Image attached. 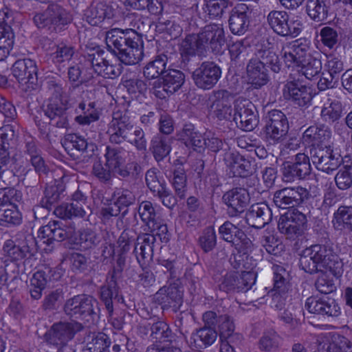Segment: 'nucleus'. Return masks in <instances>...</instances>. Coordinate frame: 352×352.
Returning <instances> with one entry per match:
<instances>
[{
	"mask_svg": "<svg viewBox=\"0 0 352 352\" xmlns=\"http://www.w3.org/2000/svg\"><path fill=\"white\" fill-rule=\"evenodd\" d=\"M110 340L104 333H99L83 348V352H110Z\"/></svg>",
	"mask_w": 352,
	"mask_h": 352,
	"instance_id": "nucleus-58",
	"label": "nucleus"
},
{
	"mask_svg": "<svg viewBox=\"0 0 352 352\" xmlns=\"http://www.w3.org/2000/svg\"><path fill=\"white\" fill-rule=\"evenodd\" d=\"M62 190L56 185L47 186L44 190V197L40 201V205L35 206L33 212L36 217V212L41 208L50 210L52 206L55 204L60 199Z\"/></svg>",
	"mask_w": 352,
	"mask_h": 352,
	"instance_id": "nucleus-41",
	"label": "nucleus"
},
{
	"mask_svg": "<svg viewBox=\"0 0 352 352\" xmlns=\"http://www.w3.org/2000/svg\"><path fill=\"white\" fill-rule=\"evenodd\" d=\"M310 157L305 153H299L294 155L293 163L284 164L283 175L284 181L293 182L295 179H302L311 173Z\"/></svg>",
	"mask_w": 352,
	"mask_h": 352,
	"instance_id": "nucleus-20",
	"label": "nucleus"
},
{
	"mask_svg": "<svg viewBox=\"0 0 352 352\" xmlns=\"http://www.w3.org/2000/svg\"><path fill=\"white\" fill-rule=\"evenodd\" d=\"M252 10L245 3L237 4L231 11L229 28L234 34L242 35L248 30Z\"/></svg>",
	"mask_w": 352,
	"mask_h": 352,
	"instance_id": "nucleus-28",
	"label": "nucleus"
},
{
	"mask_svg": "<svg viewBox=\"0 0 352 352\" xmlns=\"http://www.w3.org/2000/svg\"><path fill=\"white\" fill-rule=\"evenodd\" d=\"M72 203L63 204L57 206L54 211V214L63 219L72 218H84L89 212L90 208L87 204V197L78 189L73 195Z\"/></svg>",
	"mask_w": 352,
	"mask_h": 352,
	"instance_id": "nucleus-11",
	"label": "nucleus"
},
{
	"mask_svg": "<svg viewBox=\"0 0 352 352\" xmlns=\"http://www.w3.org/2000/svg\"><path fill=\"white\" fill-rule=\"evenodd\" d=\"M179 136L188 146L202 148L206 144L205 138L200 133L195 131V126L192 124H185Z\"/></svg>",
	"mask_w": 352,
	"mask_h": 352,
	"instance_id": "nucleus-42",
	"label": "nucleus"
},
{
	"mask_svg": "<svg viewBox=\"0 0 352 352\" xmlns=\"http://www.w3.org/2000/svg\"><path fill=\"white\" fill-rule=\"evenodd\" d=\"M19 135L16 126L6 124L0 128V149L10 150L15 144Z\"/></svg>",
	"mask_w": 352,
	"mask_h": 352,
	"instance_id": "nucleus-51",
	"label": "nucleus"
},
{
	"mask_svg": "<svg viewBox=\"0 0 352 352\" xmlns=\"http://www.w3.org/2000/svg\"><path fill=\"white\" fill-rule=\"evenodd\" d=\"M150 150L157 162L163 160L171 151V138L158 133L151 140Z\"/></svg>",
	"mask_w": 352,
	"mask_h": 352,
	"instance_id": "nucleus-38",
	"label": "nucleus"
},
{
	"mask_svg": "<svg viewBox=\"0 0 352 352\" xmlns=\"http://www.w3.org/2000/svg\"><path fill=\"white\" fill-rule=\"evenodd\" d=\"M289 123L286 116L280 110L268 112L264 127L266 140L270 144L281 142L287 134Z\"/></svg>",
	"mask_w": 352,
	"mask_h": 352,
	"instance_id": "nucleus-8",
	"label": "nucleus"
},
{
	"mask_svg": "<svg viewBox=\"0 0 352 352\" xmlns=\"http://www.w3.org/2000/svg\"><path fill=\"white\" fill-rule=\"evenodd\" d=\"M172 184L177 197L184 199L186 197L187 188L186 176L182 168L179 167L174 170Z\"/></svg>",
	"mask_w": 352,
	"mask_h": 352,
	"instance_id": "nucleus-60",
	"label": "nucleus"
},
{
	"mask_svg": "<svg viewBox=\"0 0 352 352\" xmlns=\"http://www.w3.org/2000/svg\"><path fill=\"white\" fill-rule=\"evenodd\" d=\"M221 76V69L213 61L203 62L192 74L195 85L204 90L214 87Z\"/></svg>",
	"mask_w": 352,
	"mask_h": 352,
	"instance_id": "nucleus-12",
	"label": "nucleus"
},
{
	"mask_svg": "<svg viewBox=\"0 0 352 352\" xmlns=\"http://www.w3.org/2000/svg\"><path fill=\"white\" fill-rule=\"evenodd\" d=\"M82 328L80 323L74 321L54 323L45 334L46 340L49 344L56 346L58 351L73 352L67 343Z\"/></svg>",
	"mask_w": 352,
	"mask_h": 352,
	"instance_id": "nucleus-6",
	"label": "nucleus"
},
{
	"mask_svg": "<svg viewBox=\"0 0 352 352\" xmlns=\"http://www.w3.org/2000/svg\"><path fill=\"white\" fill-rule=\"evenodd\" d=\"M66 149L72 151L75 149L82 153H87V156L91 155L96 146L92 143H88L87 140L76 134H69L66 136L64 142Z\"/></svg>",
	"mask_w": 352,
	"mask_h": 352,
	"instance_id": "nucleus-43",
	"label": "nucleus"
},
{
	"mask_svg": "<svg viewBox=\"0 0 352 352\" xmlns=\"http://www.w3.org/2000/svg\"><path fill=\"white\" fill-rule=\"evenodd\" d=\"M224 160L234 176L248 177L252 172L250 161L236 153H226Z\"/></svg>",
	"mask_w": 352,
	"mask_h": 352,
	"instance_id": "nucleus-33",
	"label": "nucleus"
},
{
	"mask_svg": "<svg viewBox=\"0 0 352 352\" xmlns=\"http://www.w3.org/2000/svg\"><path fill=\"white\" fill-rule=\"evenodd\" d=\"M100 299L104 303L110 317L113 315V302H119L122 297L119 296V288L116 279H111L100 289Z\"/></svg>",
	"mask_w": 352,
	"mask_h": 352,
	"instance_id": "nucleus-36",
	"label": "nucleus"
},
{
	"mask_svg": "<svg viewBox=\"0 0 352 352\" xmlns=\"http://www.w3.org/2000/svg\"><path fill=\"white\" fill-rule=\"evenodd\" d=\"M274 289L275 291L288 292L289 274L283 265H276L273 267Z\"/></svg>",
	"mask_w": 352,
	"mask_h": 352,
	"instance_id": "nucleus-57",
	"label": "nucleus"
},
{
	"mask_svg": "<svg viewBox=\"0 0 352 352\" xmlns=\"http://www.w3.org/2000/svg\"><path fill=\"white\" fill-rule=\"evenodd\" d=\"M197 36L199 41V48L203 49L204 53L207 50H211L215 54L222 52L225 36L223 28L220 25H207Z\"/></svg>",
	"mask_w": 352,
	"mask_h": 352,
	"instance_id": "nucleus-9",
	"label": "nucleus"
},
{
	"mask_svg": "<svg viewBox=\"0 0 352 352\" xmlns=\"http://www.w3.org/2000/svg\"><path fill=\"white\" fill-rule=\"evenodd\" d=\"M266 66L272 71L278 73L281 63L277 54L270 47L258 49L246 67L248 80L254 88H260L267 84L269 78Z\"/></svg>",
	"mask_w": 352,
	"mask_h": 352,
	"instance_id": "nucleus-3",
	"label": "nucleus"
},
{
	"mask_svg": "<svg viewBox=\"0 0 352 352\" xmlns=\"http://www.w3.org/2000/svg\"><path fill=\"white\" fill-rule=\"evenodd\" d=\"M310 158L317 169L328 174L336 170L342 163L341 156L335 153L330 146L311 147Z\"/></svg>",
	"mask_w": 352,
	"mask_h": 352,
	"instance_id": "nucleus-10",
	"label": "nucleus"
},
{
	"mask_svg": "<svg viewBox=\"0 0 352 352\" xmlns=\"http://www.w3.org/2000/svg\"><path fill=\"white\" fill-rule=\"evenodd\" d=\"M168 57L165 54L157 56L155 60L149 62L144 68V76L148 79L158 78L166 72V67Z\"/></svg>",
	"mask_w": 352,
	"mask_h": 352,
	"instance_id": "nucleus-44",
	"label": "nucleus"
},
{
	"mask_svg": "<svg viewBox=\"0 0 352 352\" xmlns=\"http://www.w3.org/2000/svg\"><path fill=\"white\" fill-rule=\"evenodd\" d=\"M74 234V227L65 225L59 221H53L39 229L38 238L43 243L50 245L54 241L71 239Z\"/></svg>",
	"mask_w": 352,
	"mask_h": 352,
	"instance_id": "nucleus-15",
	"label": "nucleus"
},
{
	"mask_svg": "<svg viewBox=\"0 0 352 352\" xmlns=\"http://www.w3.org/2000/svg\"><path fill=\"white\" fill-rule=\"evenodd\" d=\"M145 180L148 188L161 199L164 206L172 208L176 205L177 199L166 187L164 181L159 179L155 169L151 168L146 171Z\"/></svg>",
	"mask_w": 352,
	"mask_h": 352,
	"instance_id": "nucleus-21",
	"label": "nucleus"
},
{
	"mask_svg": "<svg viewBox=\"0 0 352 352\" xmlns=\"http://www.w3.org/2000/svg\"><path fill=\"white\" fill-rule=\"evenodd\" d=\"M331 138V131L324 125H314L309 126L303 133V140L312 146L320 147V145L329 142Z\"/></svg>",
	"mask_w": 352,
	"mask_h": 352,
	"instance_id": "nucleus-35",
	"label": "nucleus"
},
{
	"mask_svg": "<svg viewBox=\"0 0 352 352\" xmlns=\"http://www.w3.org/2000/svg\"><path fill=\"white\" fill-rule=\"evenodd\" d=\"M154 300L163 309L172 307L177 311L183 302V292L175 284L164 286L155 293Z\"/></svg>",
	"mask_w": 352,
	"mask_h": 352,
	"instance_id": "nucleus-27",
	"label": "nucleus"
},
{
	"mask_svg": "<svg viewBox=\"0 0 352 352\" xmlns=\"http://www.w3.org/2000/svg\"><path fill=\"white\" fill-rule=\"evenodd\" d=\"M223 202L228 206V213L236 217L244 211L250 204V195L243 188H235L226 192L223 196Z\"/></svg>",
	"mask_w": 352,
	"mask_h": 352,
	"instance_id": "nucleus-26",
	"label": "nucleus"
},
{
	"mask_svg": "<svg viewBox=\"0 0 352 352\" xmlns=\"http://www.w3.org/2000/svg\"><path fill=\"white\" fill-rule=\"evenodd\" d=\"M197 35H188L183 41L181 45V56L182 61L185 63L189 61V56L197 53L199 56H204L203 49L199 48V41Z\"/></svg>",
	"mask_w": 352,
	"mask_h": 352,
	"instance_id": "nucleus-47",
	"label": "nucleus"
},
{
	"mask_svg": "<svg viewBox=\"0 0 352 352\" xmlns=\"http://www.w3.org/2000/svg\"><path fill=\"white\" fill-rule=\"evenodd\" d=\"M309 192L301 186L286 187L274 192L273 201L280 208H294L307 200Z\"/></svg>",
	"mask_w": 352,
	"mask_h": 352,
	"instance_id": "nucleus-13",
	"label": "nucleus"
},
{
	"mask_svg": "<svg viewBox=\"0 0 352 352\" xmlns=\"http://www.w3.org/2000/svg\"><path fill=\"white\" fill-rule=\"evenodd\" d=\"M22 200V193L12 188H0V205L4 208L6 204L16 206Z\"/></svg>",
	"mask_w": 352,
	"mask_h": 352,
	"instance_id": "nucleus-62",
	"label": "nucleus"
},
{
	"mask_svg": "<svg viewBox=\"0 0 352 352\" xmlns=\"http://www.w3.org/2000/svg\"><path fill=\"white\" fill-rule=\"evenodd\" d=\"M126 151L122 147L106 146L105 166L111 169H116L125 162Z\"/></svg>",
	"mask_w": 352,
	"mask_h": 352,
	"instance_id": "nucleus-49",
	"label": "nucleus"
},
{
	"mask_svg": "<svg viewBox=\"0 0 352 352\" xmlns=\"http://www.w3.org/2000/svg\"><path fill=\"white\" fill-rule=\"evenodd\" d=\"M107 7L103 3L91 4L85 12V17L91 25H99L107 16Z\"/></svg>",
	"mask_w": 352,
	"mask_h": 352,
	"instance_id": "nucleus-54",
	"label": "nucleus"
},
{
	"mask_svg": "<svg viewBox=\"0 0 352 352\" xmlns=\"http://www.w3.org/2000/svg\"><path fill=\"white\" fill-rule=\"evenodd\" d=\"M12 74L22 85L34 89L37 82L36 63L29 58L17 60L12 65Z\"/></svg>",
	"mask_w": 352,
	"mask_h": 352,
	"instance_id": "nucleus-25",
	"label": "nucleus"
},
{
	"mask_svg": "<svg viewBox=\"0 0 352 352\" xmlns=\"http://www.w3.org/2000/svg\"><path fill=\"white\" fill-rule=\"evenodd\" d=\"M211 101V110L220 120H230L232 117L233 96L227 90L213 91L209 98Z\"/></svg>",
	"mask_w": 352,
	"mask_h": 352,
	"instance_id": "nucleus-22",
	"label": "nucleus"
},
{
	"mask_svg": "<svg viewBox=\"0 0 352 352\" xmlns=\"http://www.w3.org/2000/svg\"><path fill=\"white\" fill-rule=\"evenodd\" d=\"M217 338L215 329L204 327L192 334L195 344L200 347H206L212 344Z\"/></svg>",
	"mask_w": 352,
	"mask_h": 352,
	"instance_id": "nucleus-52",
	"label": "nucleus"
},
{
	"mask_svg": "<svg viewBox=\"0 0 352 352\" xmlns=\"http://www.w3.org/2000/svg\"><path fill=\"white\" fill-rule=\"evenodd\" d=\"M163 82L169 92L175 93L184 84L185 76L179 70L168 69L163 76Z\"/></svg>",
	"mask_w": 352,
	"mask_h": 352,
	"instance_id": "nucleus-55",
	"label": "nucleus"
},
{
	"mask_svg": "<svg viewBox=\"0 0 352 352\" xmlns=\"http://www.w3.org/2000/svg\"><path fill=\"white\" fill-rule=\"evenodd\" d=\"M3 254L12 261H21L30 253V248L26 242L16 245L11 239L6 240L3 245Z\"/></svg>",
	"mask_w": 352,
	"mask_h": 352,
	"instance_id": "nucleus-40",
	"label": "nucleus"
},
{
	"mask_svg": "<svg viewBox=\"0 0 352 352\" xmlns=\"http://www.w3.org/2000/svg\"><path fill=\"white\" fill-rule=\"evenodd\" d=\"M14 21L12 12L7 8L0 10V47L10 50L14 44L11 25Z\"/></svg>",
	"mask_w": 352,
	"mask_h": 352,
	"instance_id": "nucleus-31",
	"label": "nucleus"
},
{
	"mask_svg": "<svg viewBox=\"0 0 352 352\" xmlns=\"http://www.w3.org/2000/svg\"><path fill=\"white\" fill-rule=\"evenodd\" d=\"M34 21L38 28L51 32H58L72 21V16L62 6L57 3L50 4L47 9L34 16Z\"/></svg>",
	"mask_w": 352,
	"mask_h": 352,
	"instance_id": "nucleus-5",
	"label": "nucleus"
},
{
	"mask_svg": "<svg viewBox=\"0 0 352 352\" xmlns=\"http://www.w3.org/2000/svg\"><path fill=\"white\" fill-rule=\"evenodd\" d=\"M95 102H89L87 104L85 102H80L75 111L78 114L74 120L80 125H89L99 120L100 113L96 108Z\"/></svg>",
	"mask_w": 352,
	"mask_h": 352,
	"instance_id": "nucleus-37",
	"label": "nucleus"
},
{
	"mask_svg": "<svg viewBox=\"0 0 352 352\" xmlns=\"http://www.w3.org/2000/svg\"><path fill=\"white\" fill-rule=\"evenodd\" d=\"M67 100L60 98H50L43 107V112L52 125L67 128L69 125L67 110Z\"/></svg>",
	"mask_w": 352,
	"mask_h": 352,
	"instance_id": "nucleus-19",
	"label": "nucleus"
},
{
	"mask_svg": "<svg viewBox=\"0 0 352 352\" xmlns=\"http://www.w3.org/2000/svg\"><path fill=\"white\" fill-rule=\"evenodd\" d=\"M256 278V273L253 271H243L241 274L236 273V292L248 291L252 286L255 283Z\"/></svg>",
	"mask_w": 352,
	"mask_h": 352,
	"instance_id": "nucleus-63",
	"label": "nucleus"
},
{
	"mask_svg": "<svg viewBox=\"0 0 352 352\" xmlns=\"http://www.w3.org/2000/svg\"><path fill=\"white\" fill-rule=\"evenodd\" d=\"M307 221L305 214L294 210L292 212L280 217L278 228L287 238L294 239L301 235Z\"/></svg>",
	"mask_w": 352,
	"mask_h": 352,
	"instance_id": "nucleus-18",
	"label": "nucleus"
},
{
	"mask_svg": "<svg viewBox=\"0 0 352 352\" xmlns=\"http://www.w3.org/2000/svg\"><path fill=\"white\" fill-rule=\"evenodd\" d=\"M85 61L98 76L102 75L109 60L104 57V52L100 50H91L85 56Z\"/></svg>",
	"mask_w": 352,
	"mask_h": 352,
	"instance_id": "nucleus-46",
	"label": "nucleus"
},
{
	"mask_svg": "<svg viewBox=\"0 0 352 352\" xmlns=\"http://www.w3.org/2000/svg\"><path fill=\"white\" fill-rule=\"evenodd\" d=\"M261 242L269 254L276 255L283 250V244L275 236L273 229L267 228L263 232Z\"/></svg>",
	"mask_w": 352,
	"mask_h": 352,
	"instance_id": "nucleus-50",
	"label": "nucleus"
},
{
	"mask_svg": "<svg viewBox=\"0 0 352 352\" xmlns=\"http://www.w3.org/2000/svg\"><path fill=\"white\" fill-rule=\"evenodd\" d=\"M199 244L204 252L212 251L217 245V236L212 227L205 228L199 239Z\"/></svg>",
	"mask_w": 352,
	"mask_h": 352,
	"instance_id": "nucleus-61",
	"label": "nucleus"
},
{
	"mask_svg": "<svg viewBox=\"0 0 352 352\" xmlns=\"http://www.w3.org/2000/svg\"><path fill=\"white\" fill-rule=\"evenodd\" d=\"M155 241L154 234L144 233L137 237L134 252L139 263L152 259Z\"/></svg>",
	"mask_w": 352,
	"mask_h": 352,
	"instance_id": "nucleus-34",
	"label": "nucleus"
},
{
	"mask_svg": "<svg viewBox=\"0 0 352 352\" xmlns=\"http://www.w3.org/2000/svg\"><path fill=\"white\" fill-rule=\"evenodd\" d=\"M329 8V0H307L306 12L314 21L323 22L327 19Z\"/></svg>",
	"mask_w": 352,
	"mask_h": 352,
	"instance_id": "nucleus-39",
	"label": "nucleus"
},
{
	"mask_svg": "<svg viewBox=\"0 0 352 352\" xmlns=\"http://www.w3.org/2000/svg\"><path fill=\"white\" fill-rule=\"evenodd\" d=\"M285 99L291 100L294 104L300 107H307L312 100L311 90L309 87L299 81H289L283 90Z\"/></svg>",
	"mask_w": 352,
	"mask_h": 352,
	"instance_id": "nucleus-24",
	"label": "nucleus"
},
{
	"mask_svg": "<svg viewBox=\"0 0 352 352\" xmlns=\"http://www.w3.org/2000/svg\"><path fill=\"white\" fill-rule=\"evenodd\" d=\"M267 22L274 32L283 36L296 37L302 30L299 21L289 23V15L285 11H271L267 15Z\"/></svg>",
	"mask_w": 352,
	"mask_h": 352,
	"instance_id": "nucleus-16",
	"label": "nucleus"
},
{
	"mask_svg": "<svg viewBox=\"0 0 352 352\" xmlns=\"http://www.w3.org/2000/svg\"><path fill=\"white\" fill-rule=\"evenodd\" d=\"M299 67H301L302 72L305 76L307 79H311L320 72L322 69V63L319 58L311 56Z\"/></svg>",
	"mask_w": 352,
	"mask_h": 352,
	"instance_id": "nucleus-64",
	"label": "nucleus"
},
{
	"mask_svg": "<svg viewBox=\"0 0 352 352\" xmlns=\"http://www.w3.org/2000/svg\"><path fill=\"white\" fill-rule=\"evenodd\" d=\"M306 307L308 311L313 314L328 316H338L340 314L338 303L335 300L329 298L320 300L309 298L306 302Z\"/></svg>",
	"mask_w": 352,
	"mask_h": 352,
	"instance_id": "nucleus-32",
	"label": "nucleus"
},
{
	"mask_svg": "<svg viewBox=\"0 0 352 352\" xmlns=\"http://www.w3.org/2000/svg\"><path fill=\"white\" fill-rule=\"evenodd\" d=\"M124 5L127 10L147 9L152 14H157L162 10V3L158 0H125Z\"/></svg>",
	"mask_w": 352,
	"mask_h": 352,
	"instance_id": "nucleus-48",
	"label": "nucleus"
},
{
	"mask_svg": "<svg viewBox=\"0 0 352 352\" xmlns=\"http://www.w3.org/2000/svg\"><path fill=\"white\" fill-rule=\"evenodd\" d=\"M219 232L224 241L232 243L236 247L239 245L238 239L244 236V232L230 221H226L221 225L219 228Z\"/></svg>",
	"mask_w": 352,
	"mask_h": 352,
	"instance_id": "nucleus-53",
	"label": "nucleus"
},
{
	"mask_svg": "<svg viewBox=\"0 0 352 352\" xmlns=\"http://www.w3.org/2000/svg\"><path fill=\"white\" fill-rule=\"evenodd\" d=\"M245 219L249 226L261 229L272 221V210L265 203H256L251 206Z\"/></svg>",
	"mask_w": 352,
	"mask_h": 352,
	"instance_id": "nucleus-30",
	"label": "nucleus"
},
{
	"mask_svg": "<svg viewBox=\"0 0 352 352\" xmlns=\"http://www.w3.org/2000/svg\"><path fill=\"white\" fill-rule=\"evenodd\" d=\"M138 213L142 221L151 231L155 230L157 226L156 213L153 204L148 201H142L138 208Z\"/></svg>",
	"mask_w": 352,
	"mask_h": 352,
	"instance_id": "nucleus-56",
	"label": "nucleus"
},
{
	"mask_svg": "<svg viewBox=\"0 0 352 352\" xmlns=\"http://www.w3.org/2000/svg\"><path fill=\"white\" fill-rule=\"evenodd\" d=\"M302 269L309 274L330 272L339 276L343 272V263L329 243L315 244L305 248L300 258Z\"/></svg>",
	"mask_w": 352,
	"mask_h": 352,
	"instance_id": "nucleus-2",
	"label": "nucleus"
},
{
	"mask_svg": "<svg viewBox=\"0 0 352 352\" xmlns=\"http://www.w3.org/2000/svg\"><path fill=\"white\" fill-rule=\"evenodd\" d=\"M40 153L41 151L38 147L36 140L32 136H26L20 153L12 159L13 164L14 166L16 164H24L25 159L32 158Z\"/></svg>",
	"mask_w": 352,
	"mask_h": 352,
	"instance_id": "nucleus-45",
	"label": "nucleus"
},
{
	"mask_svg": "<svg viewBox=\"0 0 352 352\" xmlns=\"http://www.w3.org/2000/svg\"><path fill=\"white\" fill-rule=\"evenodd\" d=\"M309 46L307 43H299L298 41L287 44L282 49L286 65L290 67L294 64L300 66L311 57L309 52Z\"/></svg>",
	"mask_w": 352,
	"mask_h": 352,
	"instance_id": "nucleus-29",
	"label": "nucleus"
},
{
	"mask_svg": "<svg viewBox=\"0 0 352 352\" xmlns=\"http://www.w3.org/2000/svg\"><path fill=\"white\" fill-rule=\"evenodd\" d=\"M234 120L237 126L245 131H252L257 125L258 120L254 111V104L244 98H238L234 102Z\"/></svg>",
	"mask_w": 352,
	"mask_h": 352,
	"instance_id": "nucleus-14",
	"label": "nucleus"
},
{
	"mask_svg": "<svg viewBox=\"0 0 352 352\" xmlns=\"http://www.w3.org/2000/svg\"><path fill=\"white\" fill-rule=\"evenodd\" d=\"M151 338L156 342L170 341L172 332L168 324L163 321H157L151 326Z\"/></svg>",
	"mask_w": 352,
	"mask_h": 352,
	"instance_id": "nucleus-59",
	"label": "nucleus"
},
{
	"mask_svg": "<svg viewBox=\"0 0 352 352\" xmlns=\"http://www.w3.org/2000/svg\"><path fill=\"white\" fill-rule=\"evenodd\" d=\"M316 344L320 352H352V342L338 333L320 334Z\"/></svg>",
	"mask_w": 352,
	"mask_h": 352,
	"instance_id": "nucleus-23",
	"label": "nucleus"
},
{
	"mask_svg": "<svg viewBox=\"0 0 352 352\" xmlns=\"http://www.w3.org/2000/svg\"><path fill=\"white\" fill-rule=\"evenodd\" d=\"M63 309L68 316L87 322L98 318L100 312L97 300L85 294L77 295L67 300Z\"/></svg>",
	"mask_w": 352,
	"mask_h": 352,
	"instance_id": "nucleus-4",
	"label": "nucleus"
},
{
	"mask_svg": "<svg viewBox=\"0 0 352 352\" xmlns=\"http://www.w3.org/2000/svg\"><path fill=\"white\" fill-rule=\"evenodd\" d=\"M133 129V125L129 117L118 112L114 113L107 131L109 141L111 144H121L127 141Z\"/></svg>",
	"mask_w": 352,
	"mask_h": 352,
	"instance_id": "nucleus-17",
	"label": "nucleus"
},
{
	"mask_svg": "<svg viewBox=\"0 0 352 352\" xmlns=\"http://www.w3.org/2000/svg\"><path fill=\"white\" fill-rule=\"evenodd\" d=\"M105 41L108 49L121 63L133 65L142 60L143 41L133 29L113 28L107 32Z\"/></svg>",
	"mask_w": 352,
	"mask_h": 352,
	"instance_id": "nucleus-1",
	"label": "nucleus"
},
{
	"mask_svg": "<svg viewBox=\"0 0 352 352\" xmlns=\"http://www.w3.org/2000/svg\"><path fill=\"white\" fill-rule=\"evenodd\" d=\"M22 183L27 187L36 185L38 182V175L47 174L49 168L41 153L30 159H25L24 164H16L14 166Z\"/></svg>",
	"mask_w": 352,
	"mask_h": 352,
	"instance_id": "nucleus-7",
	"label": "nucleus"
}]
</instances>
